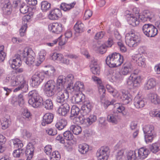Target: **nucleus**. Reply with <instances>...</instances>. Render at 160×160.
Instances as JSON below:
<instances>
[{
    "instance_id": "nucleus-37",
    "label": "nucleus",
    "mask_w": 160,
    "mask_h": 160,
    "mask_svg": "<svg viewBox=\"0 0 160 160\" xmlns=\"http://www.w3.org/2000/svg\"><path fill=\"white\" fill-rule=\"evenodd\" d=\"M137 74L136 71H135L133 74V86L137 87L139 86L141 82V77L140 76H136L135 75Z\"/></svg>"
},
{
    "instance_id": "nucleus-16",
    "label": "nucleus",
    "mask_w": 160,
    "mask_h": 160,
    "mask_svg": "<svg viewBox=\"0 0 160 160\" xmlns=\"http://www.w3.org/2000/svg\"><path fill=\"white\" fill-rule=\"evenodd\" d=\"M48 28L53 33L58 34L62 31V25L58 23H53L48 26Z\"/></svg>"
},
{
    "instance_id": "nucleus-56",
    "label": "nucleus",
    "mask_w": 160,
    "mask_h": 160,
    "mask_svg": "<svg viewBox=\"0 0 160 160\" xmlns=\"http://www.w3.org/2000/svg\"><path fill=\"white\" fill-rule=\"evenodd\" d=\"M29 8L27 5L25 4H22L20 8V12L23 14H26L28 11Z\"/></svg>"
},
{
    "instance_id": "nucleus-64",
    "label": "nucleus",
    "mask_w": 160,
    "mask_h": 160,
    "mask_svg": "<svg viewBox=\"0 0 160 160\" xmlns=\"http://www.w3.org/2000/svg\"><path fill=\"white\" fill-rule=\"evenodd\" d=\"M143 14L148 19V21H150L153 17V15L152 14L148 11H144Z\"/></svg>"
},
{
    "instance_id": "nucleus-31",
    "label": "nucleus",
    "mask_w": 160,
    "mask_h": 160,
    "mask_svg": "<svg viewBox=\"0 0 160 160\" xmlns=\"http://www.w3.org/2000/svg\"><path fill=\"white\" fill-rule=\"evenodd\" d=\"M9 143L11 146L17 147L18 149H21L23 146V144L22 141L17 138L10 140Z\"/></svg>"
},
{
    "instance_id": "nucleus-51",
    "label": "nucleus",
    "mask_w": 160,
    "mask_h": 160,
    "mask_svg": "<svg viewBox=\"0 0 160 160\" xmlns=\"http://www.w3.org/2000/svg\"><path fill=\"white\" fill-rule=\"evenodd\" d=\"M60 158V155L59 152L55 151L53 152L51 156L50 157V160H59Z\"/></svg>"
},
{
    "instance_id": "nucleus-10",
    "label": "nucleus",
    "mask_w": 160,
    "mask_h": 160,
    "mask_svg": "<svg viewBox=\"0 0 160 160\" xmlns=\"http://www.w3.org/2000/svg\"><path fill=\"white\" fill-rule=\"evenodd\" d=\"M63 137L62 135H59L56 138V140L62 143L65 142V140L70 141L73 139L74 136L72 133L69 131H67L63 134Z\"/></svg>"
},
{
    "instance_id": "nucleus-63",
    "label": "nucleus",
    "mask_w": 160,
    "mask_h": 160,
    "mask_svg": "<svg viewBox=\"0 0 160 160\" xmlns=\"http://www.w3.org/2000/svg\"><path fill=\"white\" fill-rule=\"evenodd\" d=\"M17 99L18 103L19 106H21L24 103V100L22 94L18 95Z\"/></svg>"
},
{
    "instance_id": "nucleus-41",
    "label": "nucleus",
    "mask_w": 160,
    "mask_h": 160,
    "mask_svg": "<svg viewBox=\"0 0 160 160\" xmlns=\"http://www.w3.org/2000/svg\"><path fill=\"white\" fill-rule=\"evenodd\" d=\"M70 130H72L75 135H78L82 132L81 128L78 125H72L70 127Z\"/></svg>"
},
{
    "instance_id": "nucleus-4",
    "label": "nucleus",
    "mask_w": 160,
    "mask_h": 160,
    "mask_svg": "<svg viewBox=\"0 0 160 160\" xmlns=\"http://www.w3.org/2000/svg\"><path fill=\"white\" fill-rule=\"evenodd\" d=\"M22 60L29 65H31L35 61V54L31 49L25 48L21 53Z\"/></svg>"
},
{
    "instance_id": "nucleus-9",
    "label": "nucleus",
    "mask_w": 160,
    "mask_h": 160,
    "mask_svg": "<svg viewBox=\"0 0 160 160\" xmlns=\"http://www.w3.org/2000/svg\"><path fill=\"white\" fill-rule=\"evenodd\" d=\"M68 90L62 92L61 91H58L56 93V101L58 103L62 104L66 102L69 98V94Z\"/></svg>"
},
{
    "instance_id": "nucleus-57",
    "label": "nucleus",
    "mask_w": 160,
    "mask_h": 160,
    "mask_svg": "<svg viewBox=\"0 0 160 160\" xmlns=\"http://www.w3.org/2000/svg\"><path fill=\"white\" fill-rule=\"evenodd\" d=\"M22 115L23 117L25 119H28V120H30L31 118V115L30 111L27 109H24Z\"/></svg>"
},
{
    "instance_id": "nucleus-36",
    "label": "nucleus",
    "mask_w": 160,
    "mask_h": 160,
    "mask_svg": "<svg viewBox=\"0 0 160 160\" xmlns=\"http://www.w3.org/2000/svg\"><path fill=\"white\" fill-rule=\"evenodd\" d=\"M46 55V51L43 50H42L39 53V60L35 64V65L39 66L40 64L43 62L45 58V56Z\"/></svg>"
},
{
    "instance_id": "nucleus-15",
    "label": "nucleus",
    "mask_w": 160,
    "mask_h": 160,
    "mask_svg": "<svg viewBox=\"0 0 160 160\" xmlns=\"http://www.w3.org/2000/svg\"><path fill=\"white\" fill-rule=\"evenodd\" d=\"M34 147L32 142H29L27 145L25 151V156L27 160H30L33 155Z\"/></svg>"
},
{
    "instance_id": "nucleus-25",
    "label": "nucleus",
    "mask_w": 160,
    "mask_h": 160,
    "mask_svg": "<svg viewBox=\"0 0 160 160\" xmlns=\"http://www.w3.org/2000/svg\"><path fill=\"white\" fill-rule=\"evenodd\" d=\"M149 151L148 149L144 147L141 148L137 150V153H138V158L141 159L145 158L148 155Z\"/></svg>"
},
{
    "instance_id": "nucleus-22",
    "label": "nucleus",
    "mask_w": 160,
    "mask_h": 160,
    "mask_svg": "<svg viewBox=\"0 0 160 160\" xmlns=\"http://www.w3.org/2000/svg\"><path fill=\"white\" fill-rule=\"evenodd\" d=\"M84 90V85L83 83L79 81L76 82L74 86L73 84L70 85V89L69 90L73 91L82 92Z\"/></svg>"
},
{
    "instance_id": "nucleus-19",
    "label": "nucleus",
    "mask_w": 160,
    "mask_h": 160,
    "mask_svg": "<svg viewBox=\"0 0 160 160\" xmlns=\"http://www.w3.org/2000/svg\"><path fill=\"white\" fill-rule=\"evenodd\" d=\"M128 12H129L126 11V13L127 14L126 17L128 18L127 20L128 23L134 27L138 25L139 23V20L133 15L127 13Z\"/></svg>"
},
{
    "instance_id": "nucleus-62",
    "label": "nucleus",
    "mask_w": 160,
    "mask_h": 160,
    "mask_svg": "<svg viewBox=\"0 0 160 160\" xmlns=\"http://www.w3.org/2000/svg\"><path fill=\"white\" fill-rule=\"evenodd\" d=\"M73 98L75 102L78 103L82 101V94H77Z\"/></svg>"
},
{
    "instance_id": "nucleus-3",
    "label": "nucleus",
    "mask_w": 160,
    "mask_h": 160,
    "mask_svg": "<svg viewBox=\"0 0 160 160\" xmlns=\"http://www.w3.org/2000/svg\"><path fill=\"white\" fill-rule=\"evenodd\" d=\"M126 43L130 47H135L140 42L139 37L135 34V31L132 29L126 33L125 37Z\"/></svg>"
},
{
    "instance_id": "nucleus-50",
    "label": "nucleus",
    "mask_w": 160,
    "mask_h": 160,
    "mask_svg": "<svg viewBox=\"0 0 160 160\" xmlns=\"http://www.w3.org/2000/svg\"><path fill=\"white\" fill-rule=\"evenodd\" d=\"M72 34L71 31L69 30L67 31L65 33V40L64 41L62 40L61 42H60L61 45H63L65 44L67 42L68 38L72 37Z\"/></svg>"
},
{
    "instance_id": "nucleus-54",
    "label": "nucleus",
    "mask_w": 160,
    "mask_h": 160,
    "mask_svg": "<svg viewBox=\"0 0 160 160\" xmlns=\"http://www.w3.org/2000/svg\"><path fill=\"white\" fill-rule=\"evenodd\" d=\"M55 69L53 67H51L48 70L44 72V74L49 76H53L55 75Z\"/></svg>"
},
{
    "instance_id": "nucleus-43",
    "label": "nucleus",
    "mask_w": 160,
    "mask_h": 160,
    "mask_svg": "<svg viewBox=\"0 0 160 160\" xmlns=\"http://www.w3.org/2000/svg\"><path fill=\"white\" fill-rule=\"evenodd\" d=\"M150 149L153 153H157L160 150V144L158 142L153 143L150 146Z\"/></svg>"
},
{
    "instance_id": "nucleus-32",
    "label": "nucleus",
    "mask_w": 160,
    "mask_h": 160,
    "mask_svg": "<svg viewBox=\"0 0 160 160\" xmlns=\"http://www.w3.org/2000/svg\"><path fill=\"white\" fill-rule=\"evenodd\" d=\"M74 29L77 33H82L84 31V25L81 22H78L74 26Z\"/></svg>"
},
{
    "instance_id": "nucleus-21",
    "label": "nucleus",
    "mask_w": 160,
    "mask_h": 160,
    "mask_svg": "<svg viewBox=\"0 0 160 160\" xmlns=\"http://www.w3.org/2000/svg\"><path fill=\"white\" fill-rule=\"evenodd\" d=\"M132 59L139 66L143 67H145V59L144 57L141 56V55H136Z\"/></svg>"
},
{
    "instance_id": "nucleus-38",
    "label": "nucleus",
    "mask_w": 160,
    "mask_h": 160,
    "mask_svg": "<svg viewBox=\"0 0 160 160\" xmlns=\"http://www.w3.org/2000/svg\"><path fill=\"white\" fill-rule=\"evenodd\" d=\"M80 112V109L76 105L73 106L71 108V115L70 118L72 119L73 117H75Z\"/></svg>"
},
{
    "instance_id": "nucleus-14",
    "label": "nucleus",
    "mask_w": 160,
    "mask_h": 160,
    "mask_svg": "<svg viewBox=\"0 0 160 160\" xmlns=\"http://www.w3.org/2000/svg\"><path fill=\"white\" fill-rule=\"evenodd\" d=\"M40 95L36 90H33L30 91L28 94V103L32 106L35 100Z\"/></svg>"
},
{
    "instance_id": "nucleus-18",
    "label": "nucleus",
    "mask_w": 160,
    "mask_h": 160,
    "mask_svg": "<svg viewBox=\"0 0 160 160\" xmlns=\"http://www.w3.org/2000/svg\"><path fill=\"white\" fill-rule=\"evenodd\" d=\"M62 16L61 10L58 8H55L52 10L50 13L48 17L52 20H58Z\"/></svg>"
},
{
    "instance_id": "nucleus-35",
    "label": "nucleus",
    "mask_w": 160,
    "mask_h": 160,
    "mask_svg": "<svg viewBox=\"0 0 160 160\" xmlns=\"http://www.w3.org/2000/svg\"><path fill=\"white\" fill-rule=\"evenodd\" d=\"M50 88L44 89L46 95L48 97H51L56 92V90H57L55 85L53 86H51Z\"/></svg>"
},
{
    "instance_id": "nucleus-42",
    "label": "nucleus",
    "mask_w": 160,
    "mask_h": 160,
    "mask_svg": "<svg viewBox=\"0 0 160 160\" xmlns=\"http://www.w3.org/2000/svg\"><path fill=\"white\" fill-rule=\"evenodd\" d=\"M20 89H22V91L25 92L28 90V86L26 81H23L22 83L19 85V86L16 88L13 91L14 92H16Z\"/></svg>"
},
{
    "instance_id": "nucleus-46",
    "label": "nucleus",
    "mask_w": 160,
    "mask_h": 160,
    "mask_svg": "<svg viewBox=\"0 0 160 160\" xmlns=\"http://www.w3.org/2000/svg\"><path fill=\"white\" fill-rule=\"evenodd\" d=\"M32 107L34 108H38L41 106L43 103V100L42 98L40 96L34 102Z\"/></svg>"
},
{
    "instance_id": "nucleus-24",
    "label": "nucleus",
    "mask_w": 160,
    "mask_h": 160,
    "mask_svg": "<svg viewBox=\"0 0 160 160\" xmlns=\"http://www.w3.org/2000/svg\"><path fill=\"white\" fill-rule=\"evenodd\" d=\"M134 104L137 108H143L145 105L144 100L138 96H136L134 99Z\"/></svg>"
},
{
    "instance_id": "nucleus-13",
    "label": "nucleus",
    "mask_w": 160,
    "mask_h": 160,
    "mask_svg": "<svg viewBox=\"0 0 160 160\" xmlns=\"http://www.w3.org/2000/svg\"><path fill=\"white\" fill-rule=\"evenodd\" d=\"M93 108V104L89 101H85L81 108V113L84 115H87L89 113Z\"/></svg>"
},
{
    "instance_id": "nucleus-6",
    "label": "nucleus",
    "mask_w": 160,
    "mask_h": 160,
    "mask_svg": "<svg viewBox=\"0 0 160 160\" xmlns=\"http://www.w3.org/2000/svg\"><path fill=\"white\" fill-rule=\"evenodd\" d=\"M142 30L144 34L148 37H154L158 33L157 29L150 24H144L142 27Z\"/></svg>"
},
{
    "instance_id": "nucleus-2",
    "label": "nucleus",
    "mask_w": 160,
    "mask_h": 160,
    "mask_svg": "<svg viewBox=\"0 0 160 160\" xmlns=\"http://www.w3.org/2000/svg\"><path fill=\"white\" fill-rule=\"evenodd\" d=\"M124 61L123 56L114 52L109 55L106 60V64L110 67L114 68L121 65Z\"/></svg>"
},
{
    "instance_id": "nucleus-11",
    "label": "nucleus",
    "mask_w": 160,
    "mask_h": 160,
    "mask_svg": "<svg viewBox=\"0 0 160 160\" xmlns=\"http://www.w3.org/2000/svg\"><path fill=\"white\" fill-rule=\"evenodd\" d=\"M44 78L43 73L37 72L32 78V83L34 84V86H38L42 82Z\"/></svg>"
},
{
    "instance_id": "nucleus-48",
    "label": "nucleus",
    "mask_w": 160,
    "mask_h": 160,
    "mask_svg": "<svg viewBox=\"0 0 160 160\" xmlns=\"http://www.w3.org/2000/svg\"><path fill=\"white\" fill-rule=\"evenodd\" d=\"M122 79L121 74L119 72H117L111 78L110 81L112 82H116L117 81L120 80Z\"/></svg>"
},
{
    "instance_id": "nucleus-33",
    "label": "nucleus",
    "mask_w": 160,
    "mask_h": 160,
    "mask_svg": "<svg viewBox=\"0 0 160 160\" xmlns=\"http://www.w3.org/2000/svg\"><path fill=\"white\" fill-rule=\"evenodd\" d=\"M67 123V121L65 119H60L57 122L55 126L59 130H61L66 126Z\"/></svg>"
},
{
    "instance_id": "nucleus-49",
    "label": "nucleus",
    "mask_w": 160,
    "mask_h": 160,
    "mask_svg": "<svg viewBox=\"0 0 160 160\" xmlns=\"http://www.w3.org/2000/svg\"><path fill=\"white\" fill-rule=\"evenodd\" d=\"M150 99L152 102L155 104H158L160 103V99L159 97L155 94H151Z\"/></svg>"
},
{
    "instance_id": "nucleus-53",
    "label": "nucleus",
    "mask_w": 160,
    "mask_h": 160,
    "mask_svg": "<svg viewBox=\"0 0 160 160\" xmlns=\"http://www.w3.org/2000/svg\"><path fill=\"white\" fill-rule=\"evenodd\" d=\"M124 152L123 150H121L117 152L116 156L117 160H125V157L123 155Z\"/></svg>"
},
{
    "instance_id": "nucleus-1",
    "label": "nucleus",
    "mask_w": 160,
    "mask_h": 160,
    "mask_svg": "<svg viewBox=\"0 0 160 160\" xmlns=\"http://www.w3.org/2000/svg\"><path fill=\"white\" fill-rule=\"evenodd\" d=\"M74 81V76L71 74L68 75L67 77L63 76H59L56 82L57 91H61L65 88L66 90L70 89V85L73 83Z\"/></svg>"
},
{
    "instance_id": "nucleus-45",
    "label": "nucleus",
    "mask_w": 160,
    "mask_h": 160,
    "mask_svg": "<svg viewBox=\"0 0 160 160\" xmlns=\"http://www.w3.org/2000/svg\"><path fill=\"white\" fill-rule=\"evenodd\" d=\"M42 105L47 109H52L53 108V104L52 100L50 99H48L44 102L43 101Z\"/></svg>"
},
{
    "instance_id": "nucleus-7",
    "label": "nucleus",
    "mask_w": 160,
    "mask_h": 160,
    "mask_svg": "<svg viewBox=\"0 0 160 160\" xmlns=\"http://www.w3.org/2000/svg\"><path fill=\"white\" fill-rule=\"evenodd\" d=\"M110 151L108 147H102L97 152V156L98 160H107Z\"/></svg>"
},
{
    "instance_id": "nucleus-52",
    "label": "nucleus",
    "mask_w": 160,
    "mask_h": 160,
    "mask_svg": "<svg viewBox=\"0 0 160 160\" xmlns=\"http://www.w3.org/2000/svg\"><path fill=\"white\" fill-rule=\"evenodd\" d=\"M4 49V46H0V62L3 61L6 56V54L3 51Z\"/></svg>"
},
{
    "instance_id": "nucleus-40",
    "label": "nucleus",
    "mask_w": 160,
    "mask_h": 160,
    "mask_svg": "<svg viewBox=\"0 0 160 160\" xmlns=\"http://www.w3.org/2000/svg\"><path fill=\"white\" fill-rule=\"evenodd\" d=\"M150 115L152 117H158L160 119V108H152L149 111Z\"/></svg>"
},
{
    "instance_id": "nucleus-8",
    "label": "nucleus",
    "mask_w": 160,
    "mask_h": 160,
    "mask_svg": "<svg viewBox=\"0 0 160 160\" xmlns=\"http://www.w3.org/2000/svg\"><path fill=\"white\" fill-rule=\"evenodd\" d=\"M0 7L4 14L9 15L12 11V4L10 0H4L0 4Z\"/></svg>"
},
{
    "instance_id": "nucleus-61",
    "label": "nucleus",
    "mask_w": 160,
    "mask_h": 160,
    "mask_svg": "<svg viewBox=\"0 0 160 160\" xmlns=\"http://www.w3.org/2000/svg\"><path fill=\"white\" fill-rule=\"evenodd\" d=\"M22 152V149H18L15 150L13 152V155L14 157L19 158L21 153Z\"/></svg>"
},
{
    "instance_id": "nucleus-27",
    "label": "nucleus",
    "mask_w": 160,
    "mask_h": 160,
    "mask_svg": "<svg viewBox=\"0 0 160 160\" xmlns=\"http://www.w3.org/2000/svg\"><path fill=\"white\" fill-rule=\"evenodd\" d=\"M120 98L125 104H128L132 100L130 95L126 93L124 91H122L120 93Z\"/></svg>"
},
{
    "instance_id": "nucleus-47",
    "label": "nucleus",
    "mask_w": 160,
    "mask_h": 160,
    "mask_svg": "<svg viewBox=\"0 0 160 160\" xmlns=\"http://www.w3.org/2000/svg\"><path fill=\"white\" fill-rule=\"evenodd\" d=\"M96 120L97 117L96 115L93 114L91 115L86 119V124L90 125L95 122Z\"/></svg>"
},
{
    "instance_id": "nucleus-28",
    "label": "nucleus",
    "mask_w": 160,
    "mask_h": 160,
    "mask_svg": "<svg viewBox=\"0 0 160 160\" xmlns=\"http://www.w3.org/2000/svg\"><path fill=\"white\" fill-rule=\"evenodd\" d=\"M156 85V81L155 79L151 78L148 79L144 85L146 90H149L153 88Z\"/></svg>"
},
{
    "instance_id": "nucleus-12",
    "label": "nucleus",
    "mask_w": 160,
    "mask_h": 160,
    "mask_svg": "<svg viewBox=\"0 0 160 160\" xmlns=\"http://www.w3.org/2000/svg\"><path fill=\"white\" fill-rule=\"evenodd\" d=\"M70 109L69 104L67 102L61 104L57 110L58 114L61 115L66 116L69 113Z\"/></svg>"
},
{
    "instance_id": "nucleus-34",
    "label": "nucleus",
    "mask_w": 160,
    "mask_h": 160,
    "mask_svg": "<svg viewBox=\"0 0 160 160\" xmlns=\"http://www.w3.org/2000/svg\"><path fill=\"white\" fill-rule=\"evenodd\" d=\"M78 150L82 154H86L89 149V146L86 143L80 144L78 146Z\"/></svg>"
},
{
    "instance_id": "nucleus-59",
    "label": "nucleus",
    "mask_w": 160,
    "mask_h": 160,
    "mask_svg": "<svg viewBox=\"0 0 160 160\" xmlns=\"http://www.w3.org/2000/svg\"><path fill=\"white\" fill-rule=\"evenodd\" d=\"M4 121L2 123V128L5 129L8 128L11 123V122L8 119L5 118Z\"/></svg>"
},
{
    "instance_id": "nucleus-44",
    "label": "nucleus",
    "mask_w": 160,
    "mask_h": 160,
    "mask_svg": "<svg viewBox=\"0 0 160 160\" xmlns=\"http://www.w3.org/2000/svg\"><path fill=\"white\" fill-rule=\"evenodd\" d=\"M51 7V4L47 1H43L41 3V8L43 12L49 10Z\"/></svg>"
},
{
    "instance_id": "nucleus-20",
    "label": "nucleus",
    "mask_w": 160,
    "mask_h": 160,
    "mask_svg": "<svg viewBox=\"0 0 160 160\" xmlns=\"http://www.w3.org/2000/svg\"><path fill=\"white\" fill-rule=\"evenodd\" d=\"M54 117V115L51 113H47L43 116V120L42 122V126H45L47 124L51 123Z\"/></svg>"
},
{
    "instance_id": "nucleus-23",
    "label": "nucleus",
    "mask_w": 160,
    "mask_h": 160,
    "mask_svg": "<svg viewBox=\"0 0 160 160\" xmlns=\"http://www.w3.org/2000/svg\"><path fill=\"white\" fill-rule=\"evenodd\" d=\"M133 70L131 64L130 62L124 64L122 67L121 74L124 75L130 74V72Z\"/></svg>"
},
{
    "instance_id": "nucleus-39",
    "label": "nucleus",
    "mask_w": 160,
    "mask_h": 160,
    "mask_svg": "<svg viewBox=\"0 0 160 160\" xmlns=\"http://www.w3.org/2000/svg\"><path fill=\"white\" fill-rule=\"evenodd\" d=\"M23 81H26L24 78L23 76H19L14 80H11V85L13 86H16L22 84Z\"/></svg>"
},
{
    "instance_id": "nucleus-60",
    "label": "nucleus",
    "mask_w": 160,
    "mask_h": 160,
    "mask_svg": "<svg viewBox=\"0 0 160 160\" xmlns=\"http://www.w3.org/2000/svg\"><path fill=\"white\" fill-rule=\"evenodd\" d=\"M55 83L53 80H49L47 82L44 86V89L51 88V86H53L55 85Z\"/></svg>"
},
{
    "instance_id": "nucleus-26",
    "label": "nucleus",
    "mask_w": 160,
    "mask_h": 160,
    "mask_svg": "<svg viewBox=\"0 0 160 160\" xmlns=\"http://www.w3.org/2000/svg\"><path fill=\"white\" fill-rule=\"evenodd\" d=\"M15 58V59H13L12 63V68L13 69L17 67H19L22 64V58L21 57V54L16 55Z\"/></svg>"
},
{
    "instance_id": "nucleus-55",
    "label": "nucleus",
    "mask_w": 160,
    "mask_h": 160,
    "mask_svg": "<svg viewBox=\"0 0 160 160\" xmlns=\"http://www.w3.org/2000/svg\"><path fill=\"white\" fill-rule=\"evenodd\" d=\"M105 89L104 88V87L102 86H100L99 88L98 89V91L100 95V98L101 100H103L105 95Z\"/></svg>"
},
{
    "instance_id": "nucleus-17",
    "label": "nucleus",
    "mask_w": 160,
    "mask_h": 160,
    "mask_svg": "<svg viewBox=\"0 0 160 160\" xmlns=\"http://www.w3.org/2000/svg\"><path fill=\"white\" fill-rule=\"evenodd\" d=\"M122 119V117L120 114L115 113L108 115L107 117V120L109 122L114 124H117Z\"/></svg>"
},
{
    "instance_id": "nucleus-58",
    "label": "nucleus",
    "mask_w": 160,
    "mask_h": 160,
    "mask_svg": "<svg viewBox=\"0 0 160 160\" xmlns=\"http://www.w3.org/2000/svg\"><path fill=\"white\" fill-rule=\"evenodd\" d=\"M91 71L94 75H99L100 73V68L98 66L91 68Z\"/></svg>"
},
{
    "instance_id": "nucleus-5",
    "label": "nucleus",
    "mask_w": 160,
    "mask_h": 160,
    "mask_svg": "<svg viewBox=\"0 0 160 160\" xmlns=\"http://www.w3.org/2000/svg\"><path fill=\"white\" fill-rule=\"evenodd\" d=\"M143 130L145 142L146 143L151 142L155 137L154 126L152 125H146L143 128Z\"/></svg>"
},
{
    "instance_id": "nucleus-29",
    "label": "nucleus",
    "mask_w": 160,
    "mask_h": 160,
    "mask_svg": "<svg viewBox=\"0 0 160 160\" xmlns=\"http://www.w3.org/2000/svg\"><path fill=\"white\" fill-rule=\"evenodd\" d=\"M137 150H129L126 152V160H135L137 159Z\"/></svg>"
},
{
    "instance_id": "nucleus-30",
    "label": "nucleus",
    "mask_w": 160,
    "mask_h": 160,
    "mask_svg": "<svg viewBox=\"0 0 160 160\" xmlns=\"http://www.w3.org/2000/svg\"><path fill=\"white\" fill-rule=\"evenodd\" d=\"M76 3V2H74L70 4L63 2L61 3L60 8L61 9L64 11H68L74 7Z\"/></svg>"
}]
</instances>
